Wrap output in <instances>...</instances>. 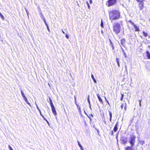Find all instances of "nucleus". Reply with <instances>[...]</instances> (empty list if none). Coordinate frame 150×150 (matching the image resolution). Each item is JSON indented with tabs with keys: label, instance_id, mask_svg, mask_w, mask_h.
I'll return each instance as SVG.
<instances>
[{
	"label": "nucleus",
	"instance_id": "nucleus-1",
	"mask_svg": "<svg viewBox=\"0 0 150 150\" xmlns=\"http://www.w3.org/2000/svg\"><path fill=\"white\" fill-rule=\"evenodd\" d=\"M120 16V12L119 10L113 9L109 12V18L111 21L119 19Z\"/></svg>",
	"mask_w": 150,
	"mask_h": 150
},
{
	"label": "nucleus",
	"instance_id": "nucleus-2",
	"mask_svg": "<svg viewBox=\"0 0 150 150\" xmlns=\"http://www.w3.org/2000/svg\"><path fill=\"white\" fill-rule=\"evenodd\" d=\"M113 32L115 34H117L120 32L121 25L119 23H116L114 24L113 25Z\"/></svg>",
	"mask_w": 150,
	"mask_h": 150
},
{
	"label": "nucleus",
	"instance_id": "nucleus-3",
	"mask_svg": "<svg viewBox=\"0 0 150 150\" xmlns=\"http://www.w3.org/2000/svg\"><path fill=\"white\" fill-rule=\"evenodd\" d=\"M136 138V136L133 135L129 137V141L128 142L129 143L131 146H133L134 145Z\"/></svg>",
	"mask_w": 150,
	"mask_h": 150
},
{
	"label": "nucleus",
	"instance_id": "nucleus-4",
	"mask_svg": "<svg viewBox=\"0 0 150 150\" xmlns=\"http://www.w3.org/2000/svg\"><path fill=\"white\" fill-rule=\"evenodd\" d=\"M116 2L117 0H108L106 4L108 7H110L115 5Z\"/></svg>",
	"mask_w": 150,
	"mask_h": 150
},
{
	"label": "nucleus",
	"instance_id": "nucleus-5",
	"mask_svg": "<svg viewBox=\"0 0 150 150\" xmlns=\"http://www.w3.org/2000/svg\"><path fill=\"white\" fill-rule=\"evenodd\" d=\"M120 140L122 144H125L127 142V137L122 136L120 138Z\"/></svg>",
	"mask_w": 150,
	"mask_h": 150
},
{
	"label": "nucleus",
	"instance_id": "nucleus-6",
	"mask_svg": "<svg viewBox=\"0 0 150 150\" xmlns=\"http://www.w3.org/2000/svg\"><path fill=\"white\" fill-rule=\"evenodd\" d=\"M138 6L140 11L142 10L144 8V1L139 2Z\"/></svg>",
	"mask_w": 150,
	"mask_h": 150
},
{
	"label": "nucleus",
	"instance_id": "nucleus-7",
	"mask_svg": "<svg viewBox=\"0 0 150 150\" xmlns=\"http://www.w3.org/2000/svg\"><path fill=\"white\" fill-rule=\"evenodd\" d=\"M118 122H117L113 129V130L115 132H116L118 129V128L117 127V126L118 125Z\"/></svg>",
	"mask_w": 150,
	"mask_h": 150
},
{
	"label": "nucleus",
	"instance_id": "nucleus-8",
	"mask_svg": "<svg viewBox=\"0 0 150 150\" xmlns=\"http://www.w3.org/2000/svg\"><path fill=\"white\" fill-rule=\"evenodd\" d=\"M52 110L53 114L54 115H57V112L55 110L54 107H53L51 108Z\"/></svg>",
	"mask_w": 150,
	"mask_h": 150
},
{
	"label": "nucleus",
	"instance_id": "nucleus-9",
	"mask_svg": "<svg viewBox=\"0 0 150 150\" xmlns=\"http://www.w3.org/2000/svg\"><path fill=\"white\" fill-rule=\"evenodd\" d=\"M134 28H135V31L136 32L139 31V28L136 25L134 24L133 25Z\"/></svg>",
	"mask_w": 150,
	"mask_h": 150
},
{
	"label": "nucleus",
	"instance_id": "nucleus-10",
	"mask_svg": "<svg viewBox=\"0 0 150 150\" xmlns=\"http://www.w3.org/2000/svg\"><path fill=\"white\" fill-rule=\"evenodd\" d=\"M146 54L147 58L150 59V53L149 51H146Z\"/></svg>",
	"mask_w": 150,
	"mask_h": 150
},
{
	"label": "nucleus",
	"instance_id": "nucleus-11",
	"mask_svg": "<svg viewBox=\"0 0 150 150\" xmlns=\"http://www.w3.org/2000/svg\"><path fill=\"white\" fill-rule=\"evenodd\" d=\"M98 98V99L99 101L102 103H103V101L102 100L101 98L99 96V94H96Z\"/></svg>",
	"mask_w": 150,
	"mask_h": 150
},
{
	"label": "nucleus",
	"instance_id": "nucleus-12",
	"mask_svg": "<svg viewBox=\"0 0 150 150\" xmlns=\"http://www.w3.org/2000/svg\"><path fill=\"white\" fill-rule=\"evenodd\" d=\"M24 100L26 103L28 104L31 107L30 104L28 102V100L26 97L24 98Z\"/></svg>",
	"mask_w": 150,
	"mask_h": 150
},
{
	"label": "nucleus",
	"instance_id": "nucleus-13",
	"mask_svg": "<svg viewBox=\"0 0 150 150\" xmlns=\"http://www.w3.org/2000/svg\"><path fill=\"white\" fill-rule=\"evenodd\" d=\"M133 147L130 146H127L125 148V150H133Z\"/></svg>",
	"mask_w": 150,
	"mask_h": 150
},
{
	"label": "nucleus",
	"instance_id": "nucleus-14",
	"mask_svg": "<svg viewBox=\"0 0 150 150\" xmlns=\"http://www.w3.org/2000/svg\"><path fill=\"white\" fill-rule=\"evenodd\" d=\"M91 77L92 79H93L94 82L95 83H97V81L96 79H95L94 76L92 74H91Z\"/></svg>",
	"mask_w": 150,
	"mask_h": 150
},
{
	"label": "nucleus",
	"instance_id": "nucleus-15",
	"mask_svg": "<svg viewBox=\"0 0 150 150\" xmlns=\"http://www.w3.org/2000/svg\"><path fill=\"white\" fill-rule=\"evenodd\" d=\"M109 116L110 117V122H112V114L111 112L110 111H109Z\"/></svg>",
	"mask_w": 150,
	"mask_h": 150
},
{
	"label": "nucleus",
	"instance_id": "nucleus-16",
	"mask_svg": "<svg viewBox=\"0 0 150 150\" xmlns=\"http://www.w3.org/2000/svg\"><path fill=\"white\" fill-rule=\"evenodd\" d=\"M124 106L125 107V110H126V104L125 103V104H122L121 105V108L122 109Z\"/></svg>",
	"mask_w": 150,
	"mask_h": 150
},
{
	"label": "nucleus",
	"instance_id": "nucleus-17",
	"mask_svg": "<svg viewBox=\"0 0 150 150\" xmlns=\"http://www.w3.org/2000/svg\"><path fill=\"white\" fill-rule=\"evenodd\" d=\"M138 141L139 143L141 145H143L144 144L145 142L144 141L139 140Z\"/></svg>",
	"mask_w": 150,
	"mask_h": 150
},
{
	"label": "nucleus",
	"instance_id": "nucleus-18",
	"mask_svg": "<svg viewBox=\"0 0 150 150\" xmlns=\"http://www.w3.org/2000/svg\"><path fill=\"white\" fill-rule=\"evenodd\" d=\"M125 42V40L124 39H122L121 40V43L123 45Z\"/></svg>",
	"mask_w": 150,
	"mask_h": 150
},
{
	"label": "nucleus",
	"instance_id": "nucleus-19",
	"mask_svg": "<svg viewBox=\"0 0 150 150\" xmlns=\"http://www.w3.org/2000/svg\"><path fill=\"white\" fill-rule=\"evenodd\" d=\"M142 33H143L144 36L145 37H147V36H148V34L147 33L144 31H143Z\"/></svg>",
	"mask_w": 150,
	"mask_h": 150
},
{
	"label": "nucleus",
	"instance_id": "nucleus-20",
	"mask_svg": "<svg viewBox=\"0 0 150 150\" xmlns=\"http://www.w3.org/2000/svg\"><path fill=\"white\" fill-rule=\"evenodd\" d=\"M78 144L81 148V149H83V147L80 144V142L79 141H78Z\"/></svg>",
	"mask_w": 150,
	"mask_h": 150
},
{
	"label": "nucleus",
	"instance_id": "nucleus-21",
	"mask_svg": "<svg viewBox=\"0 0 150 150\" xmlns=\"http://www.w3.org/2000/svg\"><path fill=\"white\" fill-rule=\"evenodd\" d=\"M21 94L22 95V96L23 98L26 97L25 96L24 94V93L23 92V91L22 90H21Z\"/></svg>",
	"mask_w": 150,
	"mask_h": 150
},
{
	"label": "nucleus",
	"instance_id": "nucleus-22",
	"mask_svg": "<svg viewBox=\"0 0 150 150\" xmlns=\"http://www.w3.org/2000/svg\"><path fill=\"white\" fill-rule=\"evenodd\" d=\"M116 62L117 63L118 65L120 66L119 63V62L120 61V59L118 58H116Z\"/></svg>",
	"mask_w": 150,
	"mask_h": 150
},
{
	"label": "nucleus",
	"instance_id": "nucleus-23",
	"mask_svg": "<svg viewBox=\"0 0 150 150\" xmlns=\"http://www.w3.org/2000/svg\"><path fill=\"white\" fill-rule=\"evenodd\" d=\"M127 22L130 23L132 25H134L135 24L131 20H129Z\"/></svg>",
	"mask_w": 150,
	"mask_h": 150
},
{
	"label": "nucleus",
	"instance_id": "nucleus-24",
	"mask_svg": "<svg viewBox=\"0 0 150 150\" xmlns=\"http://www.w3.org/2000/svg\"><path fill=\"white\" fill-rule=\"evenodd\" d=\"M50 104L51 106V108L54 107V105L53 104L52 101H51L50 102Z\"/></svg>",
	"mask_w": 150,
	"mask_h": 150
},
{
	"label": "nucleus",
	"instance_id": "nucleus-25",
	"mask_svg": "<svg viewBox=\"0 0 150 150\" xmlns=\"http://www.w3.org/2000/svg\"><path fill=\"white\" fill-rule=\"evenodd\" d=\"M87 101L89 104V105L91 104L90 101L89 100V96L88 95V98H87Z\"/></svg>",
	"mask_w": 150,
	"mask_h": 150
},
{
	"label": "nucleus",
	"instance_id": "nucleus-26",
	"mask_svg": "<svg viewBox=\"0 0 150 150\" xmlns=\"http://www.w3.org/2000/svg\"><path fill=\"white\" fill-rule=\"evenodd\" d=\"M0 16L1 17L2 19L3 20L4 19V18L1 13L0 12Z\"/></svg>",
	"mask_w": 150,
	"mask_h": 150
},
{
	"label": "nucleus",
	"instance_id": "nucleus-27",
	"mask_svg": "<svg viewBox=\"0 0 150 150\" xmlns=\"http://www.w3.org/2000/svg\"><path fill=\"white\" fill-rule=\"evenodd\" d=\"M121 98H120V100L121 101H122L123 100V98L124 95L123 94H122V93L121 94Z\"/></svg>",
	"mask_w": 150,
	"mask_h": 150
},
{
	"label": "nucleus",
	"instance_id": "nucleus-28",
	"mask_svg": "<svg viewBox=\"0 0 150 150\" xmlns=\"http://www.w3.org/2000/svg\"><path fill=\"white\" fill-rule=\"evenodd\" d=\"M85 114L89 118V119L90 120V122H91V120H91V118L90 117V116H89L87 114V113H85Z\"/></svg>",
	"mask_w": 150,
	"mask_h": 150
},
{
	"label": "nucleus",
	"instance_id": "nucleus-29",
	"mask_svg": "<svg viewBox=\"0 0 150 150\" xmlns=\"http://www.w3.org/2000/svg\"><path fill=\"white\" fill-rule=\"evenodd\" d=\"M138 2H140L142 1H144V0H136Z\"/></svg>",
	"mask_w": 150,
	"mask_h": 150
},
{
	"label": "nucleus",
	"instance_id": "nucleus-30",
	"mask_svg": "<svg viewBox=\"0 0 150 150\" xmlns=\"http://www.w3.org/2000/svg\"><path fill=\"white\" fill-rule=\"evenodd\" d=\"M105 100H106V102L108 104L110 105L108 101V100H107V99H106V97H105Z\"/></svg>",
	"mask_w": 150,
	"mask_h": 150
},
{
	"label": "nucleus",
	"instance_id": "nucleus-31",
	"mask_svg": "<svg viewBox=\"0 0 150 150\" xmlns=\"http://www.w3.org/2000/svg\"><path fill=\"white\" fill-rule=\"evenodd\" d=\"M8 147L9 148L10 150H13V149L9 145L8 146Z\"/></svg>",
	"mask_w": 150,
	"mask_h": 150
},
{
	"label": "nucleus",
	"instance_id": "nucleus-32",
	"mask_svg": "<svg viewBox=\"0 0 150 150\" xmlns=\"http://www.w3.org/2000/svg\"><path fill=\"white\" fill-rule=\"evenodd\" d=\"M102 27V28H103V23L102 21V20H101V23L100 25Z\"/></svg>",
	"mask_w": 150,
	"mask_h": 150
},
{
	"label": "nucleus",
	"instance_id": "nucleus-33",
	"mask_svg": "<svg viewBox=\"0 0 150 150\" xmlns=\"http://www.w3.org/2000/svg\"><path fill=\"white\" fill-rule=\"evenodd\" d=\"M46 26L47 27V29L48 30V31L50 32V30L49 28V27L47 24H46Z\"/></svg>",
	"mask_w": 150,
	"mask_h": 150
},
{
	"label": "nucleus",
	"instance_id": "nucleus-34",
	"mask_svg": "<svg viewBox=\"0 0 150 150\" xmlns=\"http://www.w3.org/2000/svg\"><path fill=\"white\" fill-rule=\"evenodd\" d=\"M76 105H77V108H78V109L79 110V111H80V109H81L80 108V106L79 105H77V104H76Z\"/></svg>",
	"mask_w": 150,
	"mask_h": 150
},
{
	"label": "nucleus",
	"instance_id": "nucleus-35",
	"mask_svg": "<svg viewBox=\"0 0 150 150\" xmlns=\"http://www.w3.org/2000/svg\"><path fill=\"white\" fill-rule=\"evenodd\" d=\"M146 68L149 71H150V66H146Z\"/></svg>",
	"mask_w": 150,
	"mask_h": 150
},
{
	"label": "nucleus",
	"instance_id": "nucleus-36",
	"mask_svg": "<svg viewBox=\"0 0 150 150\" xmlns=\"http://www.w3.org/2000/svg\"><path fill=\"white\" fill-rule=\"evenodd\" d=\"M46 122L47 123V124L49 126V127H50V123H49V122L47 120H46Z\"/></svg>",
	"mask_w": 150,
	"mask_h": 150
},
{
	"label": "nucleus",
	"instance_id": "nucleus-37",
	"mask_svg": "<svg viewBox=\"0 0 150 150\" xmlns=\"http://www.w3.org/2000/svg\"><path fill=\"white\" fill-rule=\"evenodd\" d=\"M43 21H44V22H45V24L46 25V24H47V23L46 22V20L45 18L44 19Z\"/></svg>",
	"mask_w": 150,
	"mask_h": 150
},
{
	"label": "nucleus",
	"instance_id": "nucleus-38",
	"mask_svg": "<svg viewBox=\"0 0 150 150\" xmlns=\"http://www.w3.org/2000/svg\"><path fill=\"white\" fill-rule=\"evenodd\" d=\"M139 106H141V100H139Z\"/></svg>",
	"mask_w": 150,
	"mask_h": 150
},
{
	"label": "nucleus",
	"instance_id": "nucleus-39",
	"mask_svg": "<svg viewBox=\"0 0 150 150\" xmlns=\"http://www.w3.org/2000/svg\"><path fill=\"white\" fill-rule=\"evenodd\" d=\"M36 107H37V109H38V110H40V109L39 108V107H38L37 105L36 104Z\"/></svg>",
	"mask_w": 150,
	"mask_h": 150
},
{
	"label": "nucleus",
	"instance_id": "nucleus-40",
	"mask_svg": "<svg viewBox=\"0 0 150 150\" xmlns=\"http://www.w3.org/2000/svg\"><path fill=\"white\" fill-rule=\"evenodd\" d=\"M94 127L95 129L97 131L98 133H99V131L98 129H97L96 128H95L94 126L93 127Z\"/></svg>",
	"mask_w": 150,
	"mask_h": 150
},
{
	"label": "nucleus",
	"instance_id": "nucleus-41",
	"mask_svg": "<svg viewBox=\"0 0 150 150\" xmlns=\"http://www.w3.org/2000/svg\"><path fill=\"white\" fill-rule=\"evenodd\" d=\"M65 37L67 38V39L69 38V36L67 34H66Z\"/></svg>",
	"mask_w": 150,
	"mask_h": 150
},
{
	"label": "nucleus",
	"instance_id": "nucleus-42",
	"mask_svg": "<svg viewBox=\"0 0 150 150\" xmlns=\"http://www.w3.org/2000/svg\"><path fill=\"white\" fill-rule=\"evenodd\" d=\"M87 6L88 7V8H89L90 7V5H89V3L87 2Z\"/></svg>",
	"mask_w": 150,
	"mask_h": 150
},
{
	"label": "nucleus",
	"instance_id": "nucleus-43",
	"mask_svg": "<svg viewBox=\"0 0 150 150\" xmlns=\"http://www.w3.org/2000/svg\"><path fill=\"white\" fill-rule=\"evenodd\" d=\"M111 135L112 136L113 135V134H114L113 131H112V130L111 131Z\"/></svg>",
	"mask_w": 150,
	"mask_h": 150
},
{
	"label": "nucleus",
	"instance_id": "nucleus-44",
	"mask_svg": "<svg viewBox=\"0 0 150 150\" xmlns=\"http://www.w3.org/2000/svg\"><path fill=\"white\" fill-rule=\"evenodd\" d=\"M91 116L92 117H93V115L92 114H91L89 115V116Z\"/></svg>",
	"mask_w": 150,
	"mask_h": 150
},
{
	"label": "nucleus",
	"instance_id": "nucleus-45",
	"mask_svg": "<svg viewBox=\"0 0 150 150\" xmlns=\"http://www.w3.org/2000/svg\"><path fill=\"white\" fill-rule=\"evenodd\" d=\"M39 112H40V114L41 115V114H42V113L41 112L40 110H39Z\"/></svg>",
	"mask_w": 150,
	"mask_h": 150
},
{
	"label": "nucleus",
	"instance_id": "nucleus-46",
	"mask_svg": "<svg viewBox=\"0 0 150 150\" xmlns=\"http://www.w3.org/2000/svg\"><path fill=\"white\" fill-rule=\"evenodd\" d=\"M49 100L50 102L51 101H52L50 97L49 98Z\"/></svg>",
	"mask_w": 150,
	"mask_h": 150
},
{
	"label": "nucleus",
	"instance_id": "nucleus-47",
	"mask_svg": "<svg viewBox=\"0 0 150 150\" xmlns=\"http://www.w3.org/2000/svg\"><path fill=\"white\" fill-rule=\"evenodd\" d=\"M84 122L85 125H87V124H86V122L85 120H84Z\"/></svg>",
	"mask_w": 150,
	"mask_h": 150
},
{
	"label": "nucleus",
	"instance_id": "nucleus-48",
	"mask_svg": "<svg viewBox=\"0 0 150 150\" xmlns=\"http://www.w3.org/2000/svg\"><path fill=\"white\" fill-rule=\"evenodd\" d=\"M89 2L90 4H91L92 3V0H89Z\"/></svg>",
	"mask_w": 150,
	"mask_h": 150
},
{
	"label": "nucleus",
	"instance_id": "nucleus-49",
	"mask_svg": "<svg viewBox=\"0 0 150 150\" xmlns=\"http://www.w3.org/2000/svg\"><path fill=\"white\" fill-rule=\"evenodd\" d=\"M112 49L114 50V47H113V46L112 45Z\"/></svg>",
	"mask_w": 150,
	"mask_h": 150
},
{
	"label": "nucleus",
	"instance_id": "nucleus-50",
	"mask_svg": "<svg viewBox=\"0 0 150 150\" xmlns=\"http://www.w3.org/2000/svg\"><path fill=\"white\" fill-rule=\"evenodd\" d=\"M89 107H90V109L91 110L92 109H91V104L89 105Z\"/></svg>",
	"mask_w": 150,
	"mask_h": 150
},
{
	"label": "nucleus",
	"instance_id": "nucleus-51",
	"mask_svg": "<svg viewBox=\"0 0 150 150\" xmlns=\"http://www.w3.org/2000/svg\"><path fill=\"white\" fill-rule=\"evenodd\" d=\"M41 115L42 116V117H43V118H44V116L42 114H41Z\"/></svg>",
	"mask_w": 150,
	"mask_h": 150
},
{
	"label": "nucleus",
	"instance_id": "nucleus-52",
	"mask_svg": "<svg viewBox=\"0 0 150 150\" xmlns=\"http://www.w3.org/2000/svg\"><path fill=\"white\" fill-rule=\"evenodd\" d=\"M104 122L105 123V124H106V122L105 121V120H104Z\"/></svg>",
	"mask_w": 150,
	"mask_h": 150
},
{
	"label": "nucleus",
	"instance_id": "nucleus-53",
	"mask_svg": "<svg viewBox=\"0 0 150 150\" xmlns=\"http://www.w3.org/2000/svg\"><path fill=\"white\" fill-rule=\"evenodd\" d=\"M44 119L46 121V120H47L46 119L45 117H44Z\"/></svg>",
	"mask_w": 150,
	"mask_h": 150
},
{
	"label": "nucleus",
	"instance_id": "nucleus-54",
	"mask_svg": "<svg viewBox=\"0 0 150 150\" xmlns=\"http://www.w3.org/2000/svg\"><path fill=\"white\" fill-rule=\"evenodd\" d=\"M62 33L64 34H65V32L63 30H62Z\"/></svg>",
	"mask_w": 150,
	"mask_h": 150
},
{
	"label": "nucleus",
	"instance_id": "nucleus-55",
	"mask_svg": "<svg viewBox=\"0 0 150 150\" xmlns=\"http://www.w3.org/2000/svg\"><path fill=\"white\" fill-rule=\"evenodd\" d=\"M80 113H81V109H80V111H79Z\"/></svg>",
	"mask_w": 150,
	"mask_h": 150
},
{
	"label": "nucleus",
	"instance_id": "nucleus-56",
	"mask_svg": "<svg viewBox=\"0 0 150 150\" xmlns=\"http://www.w3.org/2000/svg\"><path fill=\"white\" fill-rule=\"evenodd\" d=\"M148 47H150V45H148Z\"/></svg>",
	"mask_w": 150,
	"mask_h": 150
},
{
	"label": "nucleus",
	"instance_id": "nucleus-57",
	"mask_svg": "<svg viewBox=\"0 0 150 150\" xmlns=\"http://www.w3.org/2000/svg\"><path fill=\"white\" fill-rule=\"evenodd\" d=\"M84 112L85 113H86V112L85 111V110H84Z\"/></svg>",
	"mask_w": 150,
	"mask_h": 150
},
{
	"label": "nucleus",
	"instance_id": "nucleus-58",
	"mask_svg": "<svg viewBox=\"0 0 150 150\" xmlns=\"http://www.w3.org/2000/svg\"><path fill=\"white\" fill-rule=\"evenodd\" d=\"M124 55H125V53L124 52Z\"/></svg>",
	"mask_w": 150,
	"mask_h": 150
},
{
	"label": "nucleus",
	"instance_id": "nucleus-59",
	"mask_svg": "<svg viewBox=\"0 0 150 150\" xmlns=\"http://www.w3.org/2000/svg\"><path fill=\"white\" fill-rule=\"evenodd\" d=\"M116 138H117V136H116Z\"/></svg>",
	"mask_w": 150,
	"mask_h": 150
},
{
	"label": "nucleus",
	"instance_id": "nucleus-60",
	"mask_svg": "<svg viewBox=\"0 0 150 150\" xmlns=\"http://www.w3.org/2000/svg\"><path fill=\"white\" fill-rule=\"evenodd\" d=\"M81 150H84L83 148L82 149H81Z\"/></svg>",
	"mask_w": 150,
	"mask_h": 150
},
{
	"label": "nucleus",
	"instance_id": "nucleus-61",
	"mask_svg": "<svg viewBox=\"0 0 150 150\" xmlns=\"http://www.w3.org/2000/svg\"><path fill=\"white\" fill-rule=\"evenodd\" d=\"M125 68L126 69V66H125Z\"/></svg>",
	"mask_w": 150,
	"mask_h": 150
}]
</instances>
